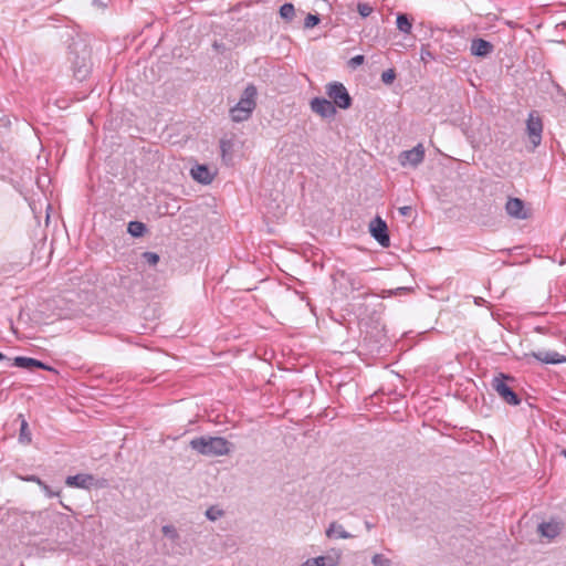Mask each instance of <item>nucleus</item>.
Listing matches in <instances>:
<instances>
[{
    "mask_svg": "<svg viewBox=\"0 0 566 566\" xmlns=\"http://www.w3.org/2000/svg\"><path fill=\"white\" fill-rule=\"evenodd\" d=\"M190 448L206 457H220L230 452V442L222 437L201 436L193 438Z\"/></svg>",
    "mask_w": 566,
    "mask_h": 566,
    "instance_id": "nucleus-1",
    "label": "nucleus"
},
{
    "mask_svg": "<svg viewBox=\"0 0 566 566\" xmlns=\"http://www.w3.org/2000/svg\"><path fill=\"white\" fill-rule=\"evenodd\" d=\"M513 378L500 373L492 380V388L496 391V394L509 405L517 406L521 402L518 396L513 391L512 387L507 384V381H512Z\"/></svg>",
    "mask_w": 566,
    "mask_h": 566,
    "instance_id": "nucleus-2",
    "label": "nucleus"
},
{
    "mask_svg": "<svg viewBox=\"0 0 566 566\" xmlns=\"http://www.w3.org/2000/svg\"><path fill=\"white\" fill-rule=\"evenodd\" d=\"M326 94L333 105L342 109H347L352 106V97L340 82H332L326 85Z\"/></svg>",
    "mask_w": 566,
    "mask_h": 566,
    "instance_id": "nucleus-3",
    "label": "nucleus"
},
{
    "mask_svg": "<svg viewBox=\"0 0 566 566\" xmlns=\"http://www.w3.org/2000/svg\"><path fill=\"white\" fill-rule=\"evenodd\" d=\"M72 54L73 57H71V62L73 65L74 76L78 81H84L92 70L90 54L85 48L81 52H72Z\"/></svg>",
    "mask_w": 566,
    "mask_h": 566,
    "instance_id": "nucleus-4",
    "label": "nucleus"
},
{
    "mask_svg": "<svg viewBox=\"0 0 566 566\" xmlns=\"http://www.w3.org/2000/svg\"><path fill=\"white\" fill-rule=\"evenodd\" d=\"M340 559L342 551L332 548L325 555L306 559L301 566H338Z\"/></svg>",
    "mask_w": 566,
    "mask_h": 566,
    "instance_id": "nucleus-5",
    "label": "nucleus"
},
{
    "mask_svg": "<svg viewBox=\"0 0 566 566\" xmlns=\"http://www.w3.org/2000/svg\"><path fill=\"white\" fill-rule=\"evenodd\" d=\"M526 130L533 147H537L542 142L543 123L534 112L528 115L526 120Z\"/></svg>",
    "mask_w": 566,
    "mask_h": 566,
    "instance_id": "nucleus-6",
    "label": "nucleus"
},
{
    "mask_svg": "<svg viewBox=\"0 0 566 566\" xmlns=\"http://www.w3.org/2000/svg\"><path fill=\"white\" fill-rule=\"evenodd\" d=\"M310 106L312 112L322 118H332L336 115V108L333 103L324 97H314L310 102Z\"/></svg>",
    "mask_w": 566,
    "mask_h": 566,
    "instance_id": "nucleus-7",
    "label": "nucleus"
},
{
    "mask_svg": "<svg viewBox=\"0 0 566 566\" xmlns=\"http://www.w3.org/2000/svg\"><path fill=\"white\" fill-rule=\"evenodd\" d=\"M370 233L381 247H389L390 239L388 235V228L386 222L379 217L375 218L370 222Z\"/></svg>",
    "mask_w": 566,
    "mask_h": 566,
    "instance_id": "nucleus-8",
    "label": "nucleus"
},
{
    "mask_svg": "<svg viewBox=\"0 0 566 566\" xmlns=\"http://www.w3.org/2000/svg\"><path fill=\"white\" fill-rule=\"evenodd\" d=\"M424 158V148L421 144L417 145L412 149L405 150L399 155V161L401 166H412L416 167L423 161Z\"/></svg>",
    "mask_w": 566,
    "mask_h": 566,
    "instance_id": "nucleus-9",
    "label": "nucleus"
},
{
    "mask_svg": "<svg viewBox=\"0 0 566 566\" xmlns=\"http://www.w3.org/2000/svg\"><path fill=\"white\" fill-rule=\"evenodd\" d=\"M256 87L250 84L244 88L239 102L234 106L253 113L256 106Z\"/></svg>",
    "mask_w": 566,
    "mask_h": 566,
    "instance_id": "nucleus-10",
    "label": "nucleus"
},
{
    "mask_svg": "<svg viewBox=\"0 0 566 566\" xmlns=\"http://www.w3.org/2000/svg\"><path fill=\"white\" fill-rule=\"evenodd\" d=\"M65 483L67 486L80 489H91L99 485L92 474L83 473L67 476Z\"/></svg>",
    "mask_w": 566,
    "mask_h": 566,
    "instance_id": "nucleus-11",
    "label": "nucleus"
},
{
    "mask_svg": "<svg viewBox=\"0 0 566 566\" xmlns=\"http://www.w3.org/2000/svg\"><path fill=\"white\" fill-rule=\"evenodd\" d=\"M337 275L345 283V290L347 292L363 290L364 282L358 274L353 272L339 271Z\"/></svg>",
    "mask_w": 566,
    "mask_h": 566,
    "instance_id": "nucleus-12",
    "label": "nucleus"
},
{
    "mask_svg": "<svg viewBox=\"0 0 566 566\" xmlns=\"http://www.w3.org/2000/svg\"><path fill=\"white\" fill-rule=\"evenodd\" d=\"M505 210L510 217L515 219H526L528 217L524 201L520 198H510L505 205Z\"/></svg>",
    "mask_w": 566,
    "mask_h": 566,
    "instance_id": "nucleus-13",
    "label": "nucleus"
},
{
    "mask_svg": "<svg viewBox=\"0 0 566 566\" xmlns=\"http://www.w3.org/2000/svg\"><path fill=\"white\" fill-rule=\"evenodd\" d=\"M494 50V45L484 39H473L471 42V54L478 57H485Z\"/></svg>",
    "mask_w": 566,
    "mask_h": 566,
    "instance_id": "nucleus-14",
    "label": "nucleus"
},
{
    "mask_svg": "<svg viewBox=\"0 0 566 566\" xmlns=\"http://www.w3.org/2000/svg\"><path fill=\"white\" fill-rule=\"evenodd\" d=\"M12 365L15 366V367H19V368H24V369L39 368V369L52 370L51 367H49L48 365H45L41 360H38L35 358H31V357H24V356L15 357L13 359Z\"/></svg>",
    "mask_w": 566,
    "mask_h": 566,
    "instance_id": "nucleus-15",
    "label": "nucleus"
},
{
    "mask_svg": "<svg viewBox=\"0 0 566 566\" xmlns=\"http://www.w3.org/2000/svg\"><path fill=\"white\" fill-rule=\"evenodd\" d=\"M527 356H532L544 364L556 365L566 361V358L563 355L558 354L557 352H533Z\"/></svg>",
    "mask_w": 566,
    "mask_h": 566,
    "instance_id": "nucleus-16",
    "label": "nucleus"
},
{
    "mask_svg": "<svg viewBox=\"0 0 566 566\" xmlns=\"http://www.w3.org/2000/svg\"><path fill=\"white\" fill-rule=\"evenodd\" d=\"M190 174L195 180L203 185H208L213 180V175L205 165H196L195 167L191 168Z\"/></svg>",
    "mask_w": 566,
    "mask_h": 566,
    "instance_id": "nucleus-17",
    "label": "nucleus"
},
{
    "mask_svg": "<svg viewBox=\"0 0 566 566\" xmlns=\"http://www.w3.org/2000/svg\"><path fill=\"white\" fill-rule=\"evenodd\" d=\"M563 524L556 521L542 523L538 525V532L547 538H555L562 531Z\"/></svg>",
    "mask_w": 566,
    "mask_h": 566,
    "instance_id": "nucleus-18",
    "label": "nucleus"
},
{
    "mask_svg": "<svg viewBox=\"0 0 566 566\" xmlns=\"http://www.w3.org/2000/svg\"><path fill=\"white\" fill-rule=\"evenodd\" d=\"M325 534L328 538L347 539L353 537V535L345 531V528L337 522H332L326 528Z\"/></svg>",
    "mask_w": 566,
    "mask_h": 566,
    "instance_id": "nucleus-19",
    "label": "nucleus"
},
{
    "mask_svg": "<svg viewBox=\"0 0 566 566\" xmlns=\"http://www.w3.org/2000/svg\"><path fill=\"white\" fill-rule=\"evenodd\" d=\"M396 23H397V29L400 32H402L405 34H409L411 32L412 20L408 17V14L398 13Z\"/></svg>",
    "mask_w": 566,
    "mask_h": 566,
    "instance_id": "nucleus-20",
    "label": "nucleus"
},
{
    "mask_svg": "<svg viewBox=\"0 0 566 566\" xmlns=\"http://www.w3.org/2000/svg\"><path fill=\"white\" fill-rule=\"evenodd\" d=\"M252 113L245 109L239 108L238 106H233L230 109V117L235 123H241L248 120L251 117Z\"/></svg>",
    "mask_w": 566,
    "mask_h": 566,
    "instance_id": "nucleus-21",
    "label": "nucleus"
},
{
    "mask_svg": "<svg viewBox=\"0 0 566 566\" xmlns=\"http://www.w3.org/2000/svg\"><path fill=\"white\" fill-rule=\"evenodd\" d=\"M127 231L132 237L139 238L146 232V226L140 221H130Z\"/></svg>",
    "mask_w": 566,
    "mask_h": 566,
    "instance_id": "nucleus-22",
    "label": "nucleus"
},
{
    "mask_svg": "<svg viewBox=\"0 0 566 566\" xmlns=\"http://www.w3.org/2000/svg\"><path fill=\"white\" fill-rule=\"evenodd\" d=\"M280 17L286 22H291L295 17V8L292 3H284L280 8Z\"/></svg>",
    "mask_w": 566,
    "mask_h": 566,
    "instance_id": "nucleus-23",
    "label": "nucleus"
},
{
    "mask_svg": "<svg viewBox=\"0 0 566 566\" xmlns=\"http://www.w3.org/2000/svg\"><path fill=\"white\" fill-rule=\"evenodd\" d=\"M19 440L20 442L24 444H29L32 440L31 432L29 430V424L25 419L22 418L21 426H20V433H19Z\"/></svg>",
    "mask_w": 566,
    "mask_h": 566,
    "instance_id": "nucleus-24",
    "label": "nucleus"
},
{
    "mask_svg": "<svg viewBox=\"0 0 566 566\" xmlns=\"http://www.w3.org/2000/svg\"><path fill=\"white\" fill-rule=\"evenodd\" d=\"M163 534L170 541L176 542L179 539V533L172 525H164L161 528Z\"/></svg>",
    "mask_w": 566,
    "mask_h": 566,
    "instance_id": "nucleus-25",
    "label": "nucleus"
},
{
    "mask_svg": "<svg viewBox=\"0 0 566 566\" xmlns=\"http://www.w3.org/2000/svg\"><path fill=\"white\" fill-rule=\"evenodd\" d=\"M224 514V512L218 507V506H210L207 511H206V517L209 520V521H217L218 518L222 517Z\"/></svg>",
    "mask_w": 566,
    "mask_h": 566,
    "instance_id": "nucleus-26",
    "label": "nucleus"
},
{
    "mask_svg": "<svg viewBox=\"0 0 566 566\" xmlns=\"http://www.w3.org/2000/svg\"><path fill=\"white\" fill-rule=\"evenodd\" d=\"M371 563L374 566H391L392 564L391 560L382 554H375L371 557Z\"/></svg>",
    "mask_w": 566,
    "mask_h": 566,
    "instance_id": "nucleus-27",
    "label": "nucleus"
},
{
    "mask_svg": "<svg viewBox=\"0 0 566 566\" xmlns=\"http://www.w3.org/2000/svg\"><path fill=\"white\" fill-rule=\"evenodd\" d=\"M142 258L144 259V261L146 263H148L149 265H153V266L159 262V255L155 252H149V251L144 252L142 254Z\"/></svg>",
    "mask_w": 566,
    "mask_h": 566,
    "instance_id": "nucleus-28",
    "label": "nucleus"
},
{
    "mask_svg": "<svg viewBox=\"0 0 566 566\" xmlns=\"http://www.w3.org/2000/svg\"><path fill=\"white\" fill-rule=\"evenodd\" d=\"M319 23V17L317 14L308 13L304 20V28L312 29Z\"/></svg>",
    "mask_w": 566,
    "mask_h": 566,
    "instance_id": "nucleus-29",
    "label": "nucleus"
},
{
    "mask_svg": "<svg viewBox=\"0 0 566 566\" xmlns=\"http://www.w3.org/2000/svg\"><path fill=\"white\" fill-rule=\"evenodd\" d=\"M395 78H396V72L392 69H388V70L384 71L381 74V81L387 85H390L395 81Z\"/></svg>",
    "mask_w": 566,
    "mask_h": 566,
    "instance_id": "nucleus-30",
    "label": "nucleus"
},
{
    "mask_svg": "<svg viewBox=\"0 0 566 566\" xmlns=\"http://www.w3.org/2000/svg\"><path fill=\"white\" fill-rule=\"evenodd\" d=\"M357 11L363 18H366L370 15V13L373 12V8L368 3L359 2L357 4Z\"/></svg>",
    "mask_w": 566,
    "mask_h": 566,
    "instance_id": "nucleus-31",
    "label": "nucleus"
},
{
    "mask_svg": "<svg viewBox=\"0 0 566 566\" xmlns=\"http://www.w3.org/2000/svg\"><path fill=\"white\" fill-rule=\"evenodd\" d=\"M420 59L424 63H429L434 60V55L428 50L427 46H422L420 51Z\"/></svg>",
    "mask_w": 566,
    "mask_h": 566,
    "instance_id": "nucleus-32",
    "label": "nucleus"
},
{
    "mask_svg": "<svg viewBox=\"0 0 566 566\" xmlns=\"http://www.w3.org/2000/svg\"><path fill=\"white\" fill-rule=\"evenodd\" d=\"M411 291H412V289L402 286V287H397L395 290H388L387 293H388V295L394 296V295L408 294Z\"/></svg>",
    "mask_w": 566,
    "mask_h": 566,
    "instance_id": "nucleus-33",
    "label": "nucleus"
},
{
    "mask_svg": "<svg viewBox=\"0 0 566 566\" xmlns=\"http://www.w3.org/2000/svg\"><path fill=\"white\" fill-rule=\"evenodd\" d=\"M40 488L48 497H53V496L60 495V491H57V492L52 491L51 488L44 481L42 482V485H40Z\"/></svg>",
    "mask_w": 566,
    "mask_h": 566,
    "instance_id": "nucleus-34",
    "label": "nucleus"
},
{
    "mask_svg": "<svg viewBox=\"0 0 566 566\" xmlns=\"http://www.w3.org/2000/svg\"><path fill=\"white\" fill-rule=\"evenodd\" d=\"M364 63V55H356L349 60V66L356 67Z\"/></svg>",
    "mask_w": 566,
    "mask_h": 566,
    "instance_id": "nucleus-35",
    "label": "nucleus"
},
{
    "mask_svg": "<svg viewBox=\"0 0 566 566\" xmlns=\"http://www.w3.org/2000/svg\"><path fill=\"white\" fill-rule=\"evenodd\" d=\"M398 210L399 213L403 217H409L412 212V208L410 206L400 207Z\"/></svg>",
    "mask_w": 566,
    "mask_h": 566,
    "instance_id": "nucleus-36",
    "label": "nucleus"
},
{
    "mask_svg": "<svg viewBox=\"0 0 566 566\" xmlns=\"http://www.w3.org/2000/svg\"><path fill=\"white\" fill-rule=\"evenodd\" d=\"M24 481H28V482H34L36 483L39 486L42 485V480L36 476V475H28L27 478L23 479Z\"/></svg>",
    "mask_w": 566,
    "mask_h": 566,
    "instance_id": "nucleus-37",
    "label": "nucleus"
},
{
    "mask_svg": "<svg viewBox=\"0 0 566 566\" xmlns=\"http://www.w3.org/2000/svg\"><path fill=\"white\" fill-rule=\"evenodd\" d=\"M221 149H222V153L224 154L226 153V143L223 140L221 142Z\"/></svg>",
    "mask_w": 566,
    "mask_h": 566,
    "instance_id": "nucleus-38",
    "label": "nucleus"
},
{
    "mask_svg": "<svg viewBox=\"0 0 566 566\" xmlns=\"http://www.w3.org/2000/svg\"><path fill=\"white\" fill-rule=\"evenodd\" d=\"M365 525L368 531L373 528V524H370L369 522H366Z\"/></svg>",
    "mask_w": 566,
    "mask_h": 566,
    "instance_id": "nucleus-39",
    "label": "nucleus"
},
{
    "mask_svg": "<svg viewBox=\"0 0 566 566\" xmlns=\"http://www.w3.org/2000/svg\"><path fill=\"white\" fill-rule=\"evenodd\" d=\"M45 514H46V512H45V511H42V512H39V513L36 514V516H38V517H42V516H43V515H45Z\"/></svg>",
    "mask_w": 566,
    "mask_h": 566,
    "instance_id": "nucleus-40",
    "label": "nucleus"
},
{
    "mask_svg": "<svg viewBox=\"0 0 566 566\" xmlns=\"http://www.w3.org/2000/svg\"><path fill=\"white\" fill-rule=\"evenodd\" d=\"M4 359H7V357L2 353H0V360H4Z\"/></svg>",
    "mask_w": 566,
    "mask_h": 566,
    "instance_id": "nucleus-41",
    "label": "nucleus"
},
{
    "mask_svg": "<svg viewBox=\"0 0 566 566\" xmlns=\"http://www.w3.org/2000/svg\"><path fill=\"white\" fill-rule=\"evenodd\" d=\"M562 454L566 458V449L562 451Z\"/></svg>",
    "mask_w": 566,
    "mask_h": 566,
    "instance_id": "nucleus-42",
    "label": "nucleus"
}]
</instances>
